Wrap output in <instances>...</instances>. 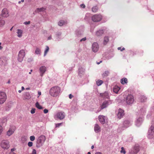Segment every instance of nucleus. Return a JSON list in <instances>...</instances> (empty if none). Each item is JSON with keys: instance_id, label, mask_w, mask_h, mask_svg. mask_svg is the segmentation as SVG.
Segmentation results:
<instances>
[{"instance_id": "obj_1", "label": "nucleus", "mask_w": 154, "mask_h": 154, "mask_svg": "<svg viewBox=\"0 0 154 154\" xmlns=\"http://www.w3.org/2000/svg\"><path fill=\"white\" fill-rule=\"evenodd\" d=\"M60 88L59 87L56 86L51 87L50 89L49 93L52 97H56L59 96L60 94Z\"/></svg>"}, {"instance_id": "obj_2", "label": "nucleus", "mask_w": 154, "mask_h": 154, "mask_svg": "<svg viewBox=\"0 0 154 154\" xmlns=\"http://www.w3.org/2000/svg\"><path fill=\"white\" fill-rule=\"evenodd\" d=\"M147 137L149 139L153 138L154 137V125L153 121H152L151 125L149 128Z\"/></svg>"}, {"instance_id": "obj_3", "label": "nucleus", "mask_w": 154, "mask_h": 154, "mask_svg": "<svg viewBox=\"0 0 154 154\" xmlns=\"http://www.w3.org/2000/svg\"><path fill=\"white\" fill-rule=\"evenodd\" d=\"M134 101V97L131 94H128L125 98V102L128 105H131L132 104Z\"/></svg>"}, {"instance_id": "obj_4", "label": "nucleus", "mask_w": 154, "mask_h": 154, "mask_svg": "<svg viewBox=\"0 0 154 154\" xmlns=\"http://www.w3.org/2000/svg\"><path fill=\"white\" fill-rule=\"evenodd\" d=\"M45 139V137L44 136L41 135L39 137L37 140L36 144V147L39 148L44 143Z\"/></svg>"}, {"instance_id": "obj_5", "label": "nucleus", "mask_w": 154, "mask_h": 154, "mask_svg": "<svg viewBox=\"0 0 154 154\" xmlns=\"http://www.w3.org/2000/svg\"><path fill=\"white\" fill-rule=\"evenodd\" d=\"M25 55V51L24 50L22 49L19 51L18 56V60L19 62H21L23 60Z\"/></svg>"}, {"instance_id": "obj_6", "label": "nucleus", "mask_w": 154, "mask_h": 154, "mask_svg": "<svg viewBox=\"0 0 154 154\" xmlns=\"http://www.w3.org/2000/svg\"><path fill=\"white\" fill-rule=\"evenodd\" d=\"M7 96L5 92L0 91V104H3L6 100Z\"/></svg>"}, {"instance_id": "obj_7", "label": "nucleus", "mask_w": 154, "mask_h": 154, "mask_svg": "<svg viewBox=\"0 0 154 154\" xmlns=\"http://www.w3.org/2000/svg\"><path fill=\"white\" fill-rule=\"evenodd\" d=\"M65 113L62 111L58 112L54 116V118L55 119H57L60 120L63 119L65 117Z\"/></svg>"}, {"instance_id": "obj_8", "label": "nucleus", "mask_w": 154, "mask_h": 154, "mask_svg": "<svg viewBox=\"0 0 154 154\" xmlns=\"http://www.w3.org/2000/svg\"><path fill=\"white\" fill-rule=\"evenodd\" d=\"M112 101L111 100H105L100 105L101 109H103L107 107L108 106L111 104Z\"/></svg>"}, {"instance_id": "obj_9", "label": "nucleus", "mask_w": 154, "mask_h": 154, "mask_svg": "<svg viewBox=\"0 0 154 154\" xmlns=\"http://www.w3.org/2000/svg\"><path fill=\"white\" fill-rule=\"evenodd\" d=\"M132 122L131 120L129 119H126L125 120L122 124V128H126L132 125Z\"/></svg>"}, {"instance_id": "obj_10", "label": "nucleus", "mask_w": 154, "mask_h": 154, "mask_svg": "<svg viewBox=\"0 0 154 154\" xmlns=\"http://www.w3.org/2000/svg\"><path fill=\"white\" fill-rule=\"evenodd\" d=\"M1 146L2 148L7 149L10 147L9 142L7 140H3L1 142Z\"/></svg>"}, {"instance_id": "obj_11", "label": "nucleus", "mask_w": 154, "mask_h": 154, "mask_svg": "<svg viewBox=\"0 0 154 154\" xmlns=\"http://www.w3.org/2000/svg\"><path fill=\"white\" fill-rule=\"evenodd\" d=\"M102 19V16L100 14H95L93 15L91 18L92 20L94 22H98L100 21Z\"/></svg>"}, {"instance_id": "obj_12", "label": "nucleus", "mask_w": 154, "mask_h": 154, "mask_svg": "<svg viewBox=\"0 0 154 154\" xmlns=\"http://www.w3.org/2000/svg\"><path fill=\"white\" fill-rule=\"evenodd\" d=\"M143 119L142 116L137 117L135 122V125L137 127H139L142 124Z\"/></svg>"}, {"instance_id": "obj_13", "label": "nucleus", "mask_w": 154, "mask_h": 154, "mask_svg": "<svg viewBox=\"0 0 154 154\" xmlns=\"http://www.w3.org/2000/svg\"><path fill=\"white\" fill-rule=\"evenodd\" d=\"M47 70L46 66H41L39 68V71L40 75L42 77L44 75Z\"/></svg>"}, {"instance_id": "obj_14", "label": "nucleus", "mask_w": 154, "mask_h": 154, "mask_svg": "<svg viewBox=\"0 0 154 154\" xmlns=\"http://www.w3.org/2000/svg\"><path fill=\"white\" fill-rule=\"evenodd\" d=\"M99 48V45L97 42H94L92 45V48L94 52H97Z\"/></svg>"}, {"instance_id": "obj_15", "label": "nucleus", "mask_w": 154, "mask_h": 154, "mask_svg": "<svg viewBox=\"0 0 154 154\" xmlns=\"http://www.w3.org/2000/svg\"><path fill=\"white\" fill-rule=\"evenodd\" d=\"M146 109L144 107L141 108L139 110L137 113V116H143L146 113Z\"/></svg>"}, {"instance_id": "obj_16", "label": "nucleus", "mask_w": 154, "mask_h": 154, "mask_svg": "<svg viewBox=\"0 0 154 154\" xmlns=\"http://www.w3.org/2000/svg\"><path fill=\"white\" fill-rule=\"evenodd\" d=\"M100 96L103 99H109V93L107 91L103 93H100Z\"/></svg>"}, {"instance_id": "obj_17", "label": "nucleus", "mask_w": 154, "mask_h": 154, "mask_svg": "<svg viewBox=\"0 0 154 154\" xmlns=\"http://www.w3.org/2000/svg\"><path fill=\"white\" fill-rule=\"evenodd\" d=\"M2 15L3 17H7L9 16L8 12L6 8L3 9L2 11Z\"/></svg>"}, {"instance_id": "obj_18", "label": "nucleus", "mask_w": 154, "mask_h": 154, "mask_svg": "<svg viewBox=\"0 0 154 154\" xmlns=\"http://www.w3.org/2000/svg\"><path fill=\"white\" fill-rule=\"evenodd\" d=\"M124 114V110L121 109H119V110L117 114V116L118 118L119 119H121L123 117Z\"/></svg>"}, {"instance_id": "obj_19", "label": "nucleus", "mask_w": 154, "mask_h": 154, "mask_svg": "<svg viewBox=\"0 0 154 154\" xmlns=\"http://www.w3.org/2000/svg\"><path fill=\"white\" fill-rule=\"evenodd\" d=\"M7 63V60L6 57H3L0 59V65H5Z\"/></svg>"}, {"instance_id": "obj_20", "label": "nucleus", "mask_w": 154, "mask_h": 154, "mask_svg": "<svg viewBox=\"0 0 154 154\" xmlns=\"http://www.w3.org/2000/svg\"><path fill=\"white\" fill-rule=\"evenodd\" d=\"M94 131L95 133H98L101 131V128L100 126L97 124H96L94 126Z\"/></svg>"}, {"instance_id": "obj_21", "label": "nucleus", "mask_w": 154, "mask_h": 154, "mask_svg": "<svg viewBox=\"0 0 154 154\" xmlns=\"http://www.w3.org/2000/svg\"><path fill=\"white\" fill-rule=\"evenodd\" d=\"M133 150L131 151L130 152L131 154H135L137 153L139 151V147L138 146H135L133 149Z\"/></svg>"}, {"instance_id": "obj_22", "label": "nucleus", "mask_w": 154, "mask_h": 154, "mask_svg": "<svg viewBox=\"0 0 154 154\" xmlns=\"http://www.w3.org/2000/svg\"><path fill=\"white\" fill-rule=\"evenodd\" d=\"M105 117L102 115H100L98 116V119L100 122L102 124L105 123Z\"/></svg>"}, {"instance_id": "obj_23", "label": "nucleus", "mask_w": 154, "mask_h": 154, "mask_svg": "<svg viewBox=\"0 0 154 154\" xmlns=\"http://www.w3.org/2000/svg\"><path fill=\"white\" fill-rule=\"evenodd\" d=\"M104 32V31L103 29H99L96 32V35L97 36H100L102 35Z\"/></svg>"}, {"instance_id": "obj_24", "label": "nucleus", "mask_w": 154, "mask_h": 154, "mask_svg": "<svg viewBox=\"0 0 154 154\" xmlns=\"http://www.w3.org/2000/svg\"><path fill=\"white\" fill-rule=\"evenodd\" d=\"M17 36L18 37L20 38L22 36L23 33V30L20 29H17Z\"/></svg>"}, {"instance_id": "obj_25", "label": "nucleus", "mask_w": 154, "mask_h": 154, "mask_svg": "<svg viewBox=\"0 0 154 154\" xmlns=\"http://www.w3.org/2000/svg\"><path fill=\"white\" fill-rule=\"evenodd\" d=\"M5 24V21L2 19L0 16V28H2Z\"/></svg>"}, {"instance_id": "obj_26", "label": "nucleus", "mask_w": 154, "mask_h": 154, "mask_svg": "<svg viewBox=\"0 0 154 154\" xmlns=\"http://www.w3.org/2000/svg\"><path fill=\"white\" fill-rule=\"evenodd\" d=\"M84 71V69L82 67H79L78 69V74L80 76L82 74Z\"/></svg>"}, {"instance_id": "obj_27", "label": "nucleus", "mask_w": 154, "mask_h": 154, "mask_svg": "<svg viewBox=\"0 0 154 154\" xmlns=\"http://www.w3.org/2000/svg\"><path fill=\"white\" fill-rule=\"evenodd\" d=\"M120 88L118 86H115L113 88V92L117 94L120 90Z\"/></svg>"}, {"instance_id": "obj_28", "label": "nucleus", "mask_w": 154, "mask_h": 154, "mask_svg": "<svg viewBox=\"0 0 154 154\" xmlns=\"http://www.w3.org/2000/svg\"><path fill=\"white\" fill-rule=\"evenodd\" d=\"M14 130L10 129L7 132V135L9 136L12 134L14 132Z\"/></svg>"}, {"instance_id": "obj_29", "label": "nucleus", "mask_w": 154, "mask_h": 154, "mask_svg": "<svg viewBox=\"0 0 154 154\" xmlns=\"http://www.w3.org/2000/svg\"><path fill=\"white\" fill-rule=\"evenodd\" d=\"M121 82L123 85L127 84L128 82V80L127 79L125 78L122 79L121 80Z\"/></svg>"}, {"instance_id": "obj_30", "label": "nucleus", "mask_w": 154, "mask_h": 154, "mask_svg": "<svg viewBox=\"0 0 154 154\" xmlns=\"http://www.w3.org/2000/svg\"><path fill=\"white\" fill-rule=\"evenodd\" d=\"M147 99V98L144 95H141L140 97V101L141 102H145Z\"/></svg>"}, {"instance_id": "obj_31", "label": "nucleus", "mask_w": 154, "mask_h": 154, "mask_svg": "<svg viewBox=\"0 0 154 154\" xmlns=\"http://www.w3.org/2000/svg\"><path fill=\"white\" fill-rule=\"evenodd\" d=\"M66 23V22L64 21L63 20H61L58 23V25L60 26H62L63 25L65 24Z\"/></svg>"}, {"instance_id": "obj_32", "label": "nucleus", "mask_w": 154, "mask_h": 154, "mask_svg": "<svg viewBox=\"0 0 154 154\" xmlns=\"http://www.w3.org/2000/svg\"><path fill=\"white\" fill-rule=\"evenodd\" d=\"M45 8H38L36 9L35 11L36 12L43 11L45 10Z\"/></svg>"}, {"instance_id": "obj_33", "label": "nucleus", "mask_w": 154, "mask_h": 154, "mask_svg": "<svg viewBox=\"0 0 154 154\" xmlns=\"http://www.w3.org/2000/svg\"><path fill=\"white\" fill-rule=\"evenodd\" d=\"M109 39L108 37L107 36H105L104 37V39L103 40V44L104 45H106L107 42H109Z\"/></svg>"}, {"instance_id": "obj_34", "label": "nucleus", "mask_w": 154, "mask_h": 154, "mask_svg": "<svg viewBox=\"0 0 154 154\" xmlns=\"http://www.w3.org/2000/svg\"><path fill=\"white\" fill-rule=\"evenodd\" d=\"M109 73V72L108 71H105L102 74V76L103 77H105L107 76Z\"/></svg>"}, {"instance_id": "obj_35", "label": "nucleus", "mask_w": 154, "mask_h": 154, "mask_svg": "<svg viewBox=\"0 0 154 154\" xmlns=\"http://www.w3.org/2000/svg\"><path fill=\"white\" fill-rule=\"evenodd\" d=\"M41 53V49L38 48H36L35 51L36 54H39Z\"/></svg>"}, {"instance_id": "obj_36", "label": "nucleus", "mask_w": 154, "mask_h": 154, "mask_svg": "<svg viewBox=\"0 0 154 154\" xmlns=\"http://www.w3.org/2000/svg\"><path fill=\"white\" fill-rule=\"evenodd\" d=\"M96 84L98 86H100L102 85L103 83V81L100 80H98L96 81Z\"/></svg>"}, {"instance_id": "obj_37", "label": "nucleus", "mask_w": 154, "mask_h": 154, "mask_svg": "<svg viewBox=\"0 0 154 154\" xmlns=\"http://www.w3.org/2000/svg\"><path fill=\"white\" fill-rule=\"evenodd\" d=\"M49 48L48 46H46V48L45 50L44 54V56H45L47 54L49 51Z\"/></svg>"}, {"instance_id": "obj_38", "label": "nucleus", "mask_w": 154, "mask_h": 154, "mask_svg": "<svg viewBox=\"0 0 154 154\" xmlns=\"http://www.w3.org/2000/svg\"><path fill=\"white\" fill-rule=\"evenodd\" d=\"M36 107L39 109H42L43 108L38 102H37L35 103Z\"/></svg>"}, {"instance_id": "obj_39", "label": "nucleus", "mask_w": 154, "mask_h": 154, "mask_svg": "<svg viewBox=\"0 0 154 154\" xmlns=\"http://www.w3.org/2000/svg\"><path fill=\"white\" fill-rule=\"evenodd\" d=\"M98 9V8L97 6H94L92 8V10L93 12H96L97 11Z\"/></svg>"}, {"instance_id": "obj_40", "label": "nucleus", "mask_w": 154, "mask_h": 154, "mask_svg": "<svg viewBox=\"0 0 154 154\" xmlns=\"http://www.w3.org/2000/svg\"><path fill=\"white\" fill-rule=\"evenodd\" d=\"M61 33L60 32H58L56 34L57 36V40L58 41H59L60 39L59 38V36L61 35Z\"/></svg>"}, {"instance_id": "obj_41", "label": "nucleus", "mask_w": 154, "mask_h": 154, "mask_svg": "<svg viewBox=\"0 0 154 154\" xmlns=\"http://www.w3.org/2000/svg\"><path fill=\"white\" fill-rule=\"evenodd\" d=\"M26 97H25V98L26 99H29L31 97L29 94L28 93H27L26 94Z\"/></svg>"}, {"instance_id": "obj_42", "label": "nucleus", "mask_w": 154, "mask_h": 154, "mask_svg": "<svg viewBox=\"0 0 154 154\" xmlns=\"http://www.w3.org/2000/svg\"><path fill=\"white\" fill-rule=\"evenodd\" d=\"M120 152L122 153H123L124 154H125V153L126 152L123 147H122L121 148V150L120 151Z\"/></svg>"}, {"instance_id": "obj_43", "label": "nucleus", "mask_w": 154, "mask_h": 154, "mask_svg": "<svg viewBox=\"0 0 154 154\" xmlns=\"http://www.w3.org/2000/svg\"><path fill=\"white\" fill-rule=\"evenodd\" d=\"M30 139L31 141H33L35 140V137L34 136H32L30 137Z\"/></svg>"}, {"instance_id": "obj_44", "label": "nucleus", "mask_w": 154, "mask_h": 154, "mask_svg": "<svg viewBox=\"0 0 154 154\" xmlns=\"http://www.w3.org/2000/svg\"><path fill=\"white\" fill-rule=\"evenodd\" d=\"M35 108H32L30 111L31 114H34L35 113Z\"/></svg>"}, {"instance_id": "obj_45", "label": "nucleus", "mask_w": 154, "mask_h": 154, "mask_svg": "<svg viewBox=\"0 0 154 154\" xmlns=\"http://www.w3.org/2000/svg\"><path fill=\"white\" fill-rule=\"evenodd\" d=\"M33 143L32 142H29L28 143V146L29 147H31L32 146Z\"/></svg>"}, {"instance_id": "obj_46", "label": "nucleus", "mask_w": 154, "mask_h": 154, "mask_svg": "<svg viewBox=\"0 0 154 154\" xmlns=\"http://www.w3.org/2000/svg\"><path fill=\"white\" fill-rule=\"evenodd\" d=\"M118 50H120L121 51H122L125 50V48H121V47H118Z\"/></svg>"}, {"instance_id": "obj_47", "label": "nucleus", "mask_w": 154, "mask_h": 154, "mask_svg": "<svg viewBox=\"0 0 154 154\" xmlns=\"http://www.w3.org/2000/svg\"><path fill=\"white\" fill-rule=\"evenodd\" d=\"M30 23V21H26L24 23V24L25 25L29 24Z\"/></svg>"}, {"instance_id": "obj_48", "label": "nucleus", "mask_w": 154, "mask_h": 154, "mask_svg": "<svg viewBox=\"0 0 154 154\" xmlns=\"http://www.w3.org/2000/svg\"><path fill=\"white\" fill-rule=\"evenodd\" d=\"M36 150L35 149H33L32 151V153L31 154H36Z\"/></svg>"}, {"instance_id": "obj_49", "label": "nucleus", "mask_w": 154, "mask_h": 154, "mask_svg": "<svg viewBox=\"0 0 154 154\" xmlns=\"http://www.w3.org/2000/svg\"><path fill=\"white\" fill-rule=\"evenodd\" d=\"M86 40V37H85L82 39H81L80 40V42H82V41H85Z\"/></svg>"}, {"instance_id": "obj_50", "label": "nucleus", "mask_w": 154, "mask_h": 154, "mask_svg": "<svg viewBox=\"0 0 154 154\" xmlns=\"http://www.w3.org/2000/svg\"><path fill=\"white\" fill-rule=\"evenodd\" d=\"M48 112V110L47 109H45L44 110V112L45 114L47 113Z\"/></svg>"}, {"instance_id": "obj_51", "label": "nucleus", "mask_w": 154, "mask_h": 154, "mask_svg": "<svg viewBox=\"0 0 154 154\" xmlns=\"http://www.w3.org/2000/svg\"><path fill=\"white\" fill-rule=\"evenodd\" d=\"M62 124L61 123H58L56 124V127H59Z\"/></svg>"}, {"instance_id": "obj_52", "label": "nucleus", "mask_w": 154, "mask_h": 154, "mask_svg": "<svg viewBox=\"0 0 154 154\" xmlns=\"http://www.w3.org/2000/svg\"><path fill=\"white\" fill-rule=\"evenodd\" d=\"M80 7L82 8H85V5L84 4H82L80 5Z\"/></svg>"}, {"instance_id": "obj_53", "label": "nucleus", "mask_w": 154, "mask_h": 154, "mask_svg": "<svg viewBox=\"0 0 154 154\" xmlns=\"http://www.w3.org/2000/svg\"><path fill=\"white\" fill-rule=\"evenodd\" d=\"M151 115V113L150 114L149 113L147 116V118L149 119L150 118Z\"/></svg>"}, {"instance_id": "obj_54", "label": "nucleus", "mask_w": 154, "mask_h": 154, "mask_svg": "<svg viewBox=\"0 0 154 154\" xmlns=\"http://www.w3.org/2000/svg\"><path fill=\"white\" fill-rule=\"evenodd\" d=\"M82 34V32H80V33H79V31H77L76 32V34L78 35H81Z\"/></svg>"}, {"instance_id": "obj_55", "label": "nucleus", "mask_w": 154, "mask_h": 154, "mask_svg": "<svg viewBox=\"0 0 154 154\" xmlns=\"http://www.w3.org/2000/svg\"><path fill=\"white\" fill-rule=\"evenodd\" d=\"M2 131V127L1 125H0V134Z\"/></svg>"}, {"instance_id": "obj_56", "label": "nucleus", "mask_w": 154, "mask_h": 154, "mask_svg": "<svg viewBox=\"0 0 154 154\" xmlns=\"http://www.w3.org/2000/svg\"><path fill=\"white\" fill-rule=\"evenodd\" d=\"M73 97V96L72 94H70L69 95V97L70 99H71Z\"/></svg>"}, {"instance_id": "obj_57", "label": "nucleus", "mask_w": 154, "mask_h": 154, "mask_svg": "<svg viewBox=\"0 0 154 154\" xmlns=\"http://www.w3.org/2000/svg\"><path fill=\"white\" fill-rule=\"evenodd\" d=\"M52 38V37H51V35H50V36H49L48 37V40H51V39Z\"/></svg>"}, {"instance_id": "obj_58", "label": "nucleus", "mask_w": 154, "mask_h": 154, "mask_svg": "<svg viewBox=\"0 0 154 154\" xmlns=\"http://www.w3.org/2000/svg\"><path fill=\"white\" fill-rule=\"evenodd\" d=\"M15 148H12V149H11V151L12 152H13V151H14L15 150Z\"/></svg>"}, {"instance_id": "obj_59", "label": "nucleus", "mask_w": 154, "mask_h": 154, "mask_svg": "<svg viewBox=\"0 0 154 154\" xmlns=\"http://www.w3.org/2000/svg\"><path fill=\"white\" fill-rule=\"evenodd\" d=\"M95 154H102V153L100 152H97L95 153Z\"/></svg>"}, {"instance_id": "obj_60", "label": "nucleus", "mask_w": 154, "mask_h": 154, "mask_svg": "<svg viewBox=\"0 0 154 154\" xmlns=\"http://www.w3.org/2000/svg\"><path fill=\"white\" fill-rule=\"evenodd\" d=\"M24 2V0H21V1H19L18 3H20L21 2Z\"/></svg>"}, {"instance_id": "obj_61", "label": "nucleus", "mask_w": 154, "mask_h": 154, "mask_svg": "<svg viewBox=\"0 0 154 154\" xmlns=\"http://www.w3.org/2000/svg\"><path fill=\"white\" fill-rule=\"evenodd\" d=\"M1 43L0 42V50H1L2 48V47L1 46Z\"/></svg>"}, {"instance_id": "obj_62", "label": "nucleus", "mask_w": 154, "mask_h": 154, "mask_svg": "<svg viewBox=\"0 0 154 154\" xmlns=\"http://www.w3.org/2000/svg\"><path fill=\"white\" fill-rule=\"evenodd\" d=\"M38 94L39 95H40L41 94V92L38 91Z\"/></svg>"}, {"instance_id": "obj_63", "label": "nucleus", "mask_w": 154, "mask_h": 154, "mask_svg": "<svg viewBox=\"0 0 154 154\" xmlns=\"http://www.w3.org/2000/svg\"><path fill=\"white\" fill-rule=\"evenodd\" d=\"M21 88H22V91L24 90V88L23 86Z\"/></svg>"}, {"instance_id": "obj_64", "label": "nucleus", "mask_w": 154, "mask_h": 154, "mask_svg": "<svg viewBox=\"0 0 154 154\" xmlns=\"http://www.w3.org/2000/svg\"><path fill=\"white\" fill-rule=\"evenodd\" d=\"M32 71V69H31L30 72H29V74H31V72Z\"/></svg>"}]
</instances>
